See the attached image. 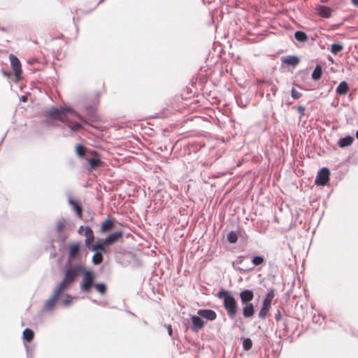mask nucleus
<instances>
[{
  "mask_svg": "<svg viewBox=\"0 0 358 358\" xmlns=\"http://www.w3.org/2000/svg\"><path fill=\"white\" fill-rule=\"evenodd\" d=\"M243 348L245 350H249L251 349L252 346V342L251 341V339L250 338H245L244 341H243Z\"/></svg>",
  "mask_w": 358,
  "mask_h": 358,
  "instance_id": "34",
  "label": "nucleus"
},
{
  "mask_svg": "<svg viewBox=\"0 0 358 358\" xmlns=\"http://www.w3.org/2000/svg\"><path fill=\"white\" fill-rule=\"evenodd\" d=\"M356 137H357V138L358 139V130H357V132H356Z\"/></svg>",
  "mask_w": 358,
  "mask_h": 358,
  "instance_id": "41",
  "label": "nucleus"
},
{
  "mask_svg": "<svg viewBox=\"0 0 358 358\" xmlns=\"http://www.w3.org/2000/svg\"><path fill=\"white\" fill-rule=\"evenodd\" d=\"M282 62L286 64L295 66L299 64V59L296 56H287L282 59Z\"/></svg>",
  "mask_w": 358,
  "mask_h": 358,
  "instance_id": "18",
  "label": "nucleus"
},
{
  "mask_svg": "<svg viewBox=\"0 0 358 358\" xmlns=\"http://www.w3.org/2000/svg\"><path fill=\"white\" fill-rule=\"evenodd\" d=\"M76 152L78 157H83L86 154V149L83 145L78 144L76 147Z\"/></svg>",
  "mask_w": 358,
  "mask_h": 358,
  "instance_id": "28",
  "label": "nucleus"
},
{
  "mask_svg": "<svg viewBox=\"0 0 358 358\" xmlns=\"http://www.w3.org/2000/svg\"><path fill=\"white\" fill-rule=\"evenodd\" d=\"M227 241L231 243H235L237 242L238 241V235L236 232L234 231H231L228 235H227Z\"/></svg>",
  "mask_w": 358,
  "mask_h": 358,
  "instance_id": "32",
  "label": "nucleus"
},
{
  "mask_svg": "<svg viewBox=\"0 0 358 358\" xmlns=\"http://www.w3.org/2000/svg\"><path fill=\"white\" fill-rule=\"evenodd\" d=\"M297 111L300 113V118H301L305 115V107L303 106H299L297 107Z\"/></svg>",
  "mask_w": 358,
  "mask_h": 358,
  "instance_id": "36",
  "label": "nucleus"
},
{
  "mask_svg": "<svg viewBox=\"0 0 358 358\" xmlns=\"http://www.w3.org/2000/svg\"><path fill=\"white\" fill-rule=\"evenodd\" d=\"M353 137L348 136H345V138L339 139V141H338V145L340 148H345L351 145L352 143H353Z\"/></svg>",
  "mask_w": 358,
  "mask_h": 358,
  "instance_id": "16",
  "label": "nucleus"
},
{
  "mask_svg": "<svg viewBox=\"0 0 358 358\" xmlns=\"http://www.w3.org/2000/svg\"><path fill=\"white\" fill-rule=\"evenodd\" d=\"M66 271H73L76 275L74 278V281L78 276L79 273H82L83 276L80 282V289L83 292H90L94 287V274L92 271L86 270L83 266L78 265L73 267H70Z\"/></svg>",
  "mask_w": 358,
  "mask_h": 358,
  "instance_id": "3",
  "label": "nucleus"
},
{
  "mask_svg": "<svg viewBox=\"0 0 358 358\" xmlns=\"http://www.w3.org/2000/svg\"><path fill=\"white\" fill-rule=\"evenodd\" d=\"M317 14L322 17L329 18L331 15L332 10L331 8L325 6H320L317 8Z\"/></svg>",
  "mask_w": 358,
  "mask_h": 358,
  "instance_id": "14",
  "label": "nucleus"
},
{
  "mask_svg": "<svg viewBox=\"0 0 358 358\" xmlns=\"http://www.w3.org/2000/svg\"><path fill=\"white\" fill-rule=\"evenodd\" d=\"M275 318L276 321H280L281 320L282 315H281L280 310H278L277 313L275 315Z\"/></svg>",
  "mask_w": 358,
  "mask_h": 358,
  "instance_id": "38",
  "label": "nucleus"
},
{
  "mask_svg": "<svg viewBox=\"0 0 358 358\" xmlns=\"http://www.w3.org/2000/svg\"><path fill=\"white\" fill-rule=\"evenodd\" d=\"M330 172L328 169L323 168L317 173L315 184L317 185H325L329 180Z\"/></svg>",
  "mask_w": 358,
  "mask_h": 358,
  "instance_id": "6",
  "label": "nucleus"
},
{
  "mask_svg": "<svg viewBox=\"0 0 358 358\" xmlns=\"http://www.w3.org/2000/svg\"><path fill=\"white\" fill-rule=\"evenodd\" d=\"M9 59H10L11 67L14 71V74H15V77L17 79L20 78V76L22 74V69H21V63H20V60L17 59V57L15 55H14L13 54H10L9 55Z\"/></svg>",
  "mask_w": 358,
  "mask_h": 358,
  "instance_id": "7",
  "label": "nucleus"
},
{
  "mask_svg": "<svg viewBox=\"0 0 358 358\" xmlns=\"http://www.w3.org/2000/svg\"><path fill=\"white\" fill-rule=\"evenodd\" d=\"M294 37L296 40L300 42H305L308 41V36L306 34L301 31H297L294 34Z\"/></svg>",
  "mask_w": 358,
  "mask_h": 358,
  "instance_id": "23",
  "label": "nucleus"
},
{
  "mask_svg": "<svg viewBox=\"0 0 358 358\" xmlns=\"http://www.w3.org/2000/svg\"><path fill=\"white\" fill-rule=\"evenodd\" d=\"M80 250V244L79 243H73L69 246V257L71 259H74L78 255Z\"/></svg>",
  "mask_w": 358,
  "mask_h": 358,
  "instance_id": "19",
  "label": "nucleus"
},
{
  "mask_svg": "<svg viewBox=\"0 0 358 358\" xmlns=\"http://www.w3.org/2000/svg\"><path fill=\"white\" fill-rule=\"evenodd\" d=\"M343 47L342 45L338 43H333L331 46V52L334 55H336L341 51H342Z\"/></svg>",
  "mask_w": 358,
  "mask_h": 358,
  "instance_id": "30",
  "label": "nucleus"
},
{
  "mask_svg": "<svg viewBox=\"0 0 358 358\" xmlns=\"http://www.w3.org/2000/svg\"><path fill=\"white\" fill-rule=\"evenodd\" d=\"M47 115L51 119L66 123L72 131H78L82 127L76 120L78 119L83 121V117L70 108H52L47 112Z\"/></svg>",
  "mask_w": 358,
  "mask_h": 358,
  "instance_id": "1",
  "label": "nucleus"
},
{
  "mask_svg": "<svg viewBox=\"0 0 358 358\" xmlns=\"http://www.w3.org/2000/svg\"><path fill=\"white\" fill-rule=\"evenodd\" d=\"M348 91V85L345 81L341 82L336 88V92L340 95H345Z\"/></svg>",
  "mask_w": 358,
  "mask_h": 358,
  "instance_id": "20",
  "label": "nucleus"
},
{
  "mask_svg": "<svg viewBox=\"0 0 358 358\" xmlns=\"http://www.w3.org/2000/svg\"><path fill=\"white\" fill-rule=\"evenodd\" d=\"M217 296L223 300L224 307L230 318H234L238 313V303L229 291L222 289Z\"/></svg>",
  "mask_w": 358,
  "mask_h": 358,
  "instance_id": "4",
  "label": "nucleus"
},
{
  "mask_svg": "<svg viewBox=\"0 0 358 358\" xmlns=\"http://www.w3.org/2000/svg\"><path fill=\"white\" fill-rule=\"evenodd\" d=\"M103 262V255L101 252H96L92 257V262L95 265L100 264Z\"/></svg>",
  "mask_w": 358,
  "mask_h": 358,
  "instance_id": "29",
  "label": "nucleus"
},
{
  "mask_svg": "<svg viewBox=\"0 0 358 358\" xmlns=\"http://www.w3.org/2000/svg\"><path fill=\"white\" fill-rule=\"evenodd\" d=\"M199 316L203 317L208 320H215L217 318L216 313L210 309H201L197 312Z\"/></svg>",
  "mask_w": 358,
  "mask_h": 358,
  "instance_id": "10",
  "label": "nucleus"
},
{
  "mask_svg": "<svg viewBox=\"0 0 358 358\" xmlns=\"http://www.w3.org/2000/svg\"><path fill=\"white\" fill-rule=\"evenodd\" d=\"M69 204L73 208L74 210L76 212V214L79 218H82L83 216V208L79 204V203L73 199L69 200Z\"/></svg>",
  "mask_w": 358,
  "mask_h": 358,
  "instance_id": "15",
  "label": "nucleus"
},
{
  "mask_svg": "<svg viewBox=\"0 0 358 358\" xmlns=\"http://www.w3.org/2000/svg\"><path fill=\"white\" fill-rule=\"evenodd\" d=\"M76 275V273L73 271H65L63 280L55 287L52 296L45 301L43 308V310L51 311L53 310L62 293L74 282Z\"/></svg>",
  "mask_w": 358,
  "mask_h": 358,
  "instance_id": "2",
  "label": "nucleus"
},
{
  "mask_svg": "<svg viewBox=\"0 0 358 358\" xmlns=\"http://www.w3.org/2000/svg\"><path fill=\"white\" fill-rule=\"evenodd\" d=\"M271 308V306L262 304V308L259 313V317L262 319H264L267 316Z\"/></svg>",
  "mask_w": 358,
  "mask_h": 358,
  "instance_id": "25",
  "label": "nucleus"
},
{
  "mask_svg": "<svg viewBox=\"0 0 358 358\" xmlns=\"http://www.w3.org/2000/svg\"><path fill=\"white\" fill-rule=\"evenodd\" d=\"M34 337V333L31 329L27 328L23 331V338L27 342H31Z\"/></svg>",
  "mask_w": 358,
  "mask_h": 358,
  "instance_id": "22",
  "label": "nucleus"
},
{
  "mask_svg": "<svg viewBox=\"0 0 358 358\" xmlns=\"http://www.w3.org/2000/svg\"><path fill=\"white\" fill-rule=\"evenodd\" d=\"M88 155L92 156V158L87 159L90 171L96 170L102 166L103 162L101 160L100 156L96 151L91 150L88 152Z\"/></svg>",
  "mask_w": 358,
  "mask_h": 358,
  "instance_id": "5",
  "label": "nucleus"
},
{
  "mask_svg": "<svg viewBox=\"0 0 358 358\" xmlns=\"http://www.w3.org/2000/svg\"><path fill=\"white\" fill-rule=\"evenodd\" d=\"M123 236V232L122 231L115 232L110 235H109L106 239H105V244L106 245H111L116 241H117L119 239L122 238Z\"/></svg>",
  "mask_w": 358,
  "mask_h": 358,
  "instance_id": "12",
  "label": "nucleus"
},
{
  "mask_svg": "<svg viewBox=\"0 0 358 358\" xmlns=\"http://www.w3.org/2000/svg\"><path fill=\"white\" fill-rule=\"evenodd\" d=\"M241 301L242 304L245 303H250V302L254 298V294L252 291L250 289H244L241 291L239 294Z\"/></svg>",
  "mask_w": 358,
  "mask_h": 358,
  "instance_id": "11",
  "label": "nucleus"
},
{
  "mask_svg": "<svg viewBox=\"0 0 358 358\" xmlns=\"http://www.w3.org/2000/svg\"><path fill=\"white\" fill-rule=\"evenodd\" d=\"M83 229L85 230V236H86L85 245L88 248H90L94 238L93 231L89 227H86L85 229L83 227H80L79 231L80 232Z\"/></svg>",
  "mask_w": 358,
  "mask_h": 358,
  "instance_id": "9",
  "label": "nucleus"
},
{
  "mask_svg": "<svg viewBox=\"0 0 358 358\" xmlns=\"http://www.w3.org/2000/svg\"><path fill=\"white\" fill-rule=\"evenodd\" d=\"M63 303H64V306H69L71 303V299H64Z\"/></svg>",
  "mask_w": 358,
  "mask_h": 358,
  "instance_id": "39",
  "label": "nucleus"
},
{
  "mask_svg": "<svg viewBox=\"0 0 358 358\" xmlns=\"http://www.w3.org/2000/svg\"><path fill=\"white\" fill-rule=\"evenodd\" d=\"M107 245L105 244V241L103 243H96V244H94V245H91V248L90 249H91L92 251H95V250H105V247Z\"/></svg>",
  "mask_w": 358,
  "mask_h": 358,
  "instance_id": "31",
  "label": "nucleus"
},
{
  "mask_svg": "<svg viewBox=\"0 0 358 358\" xmlns=\"http://www.w3.org/2000/svg\"><path fill=\"white\" fill-rule=\"evenodd\" d=\"M275 296L274 290L271 289L269 290V292L266 294L265 299L263 301V303L264 305L268 306L271 307V302Z\"/></svg>",
  "mask_w": 358,
  "mask_h": 358,
  "instance_id": "21",
  "label": "nucleus"
},
{
  "mask_svg": "<svg viewBox=\"0 0 358 358\" xmlns=\"http://www.w3.org/2000/svg\"><path fill=\"white\" fill-rule=\"evenodd\" d=\"M114 222L110 219H107L104 222H102L101 225V232H107L111 230L113 228Z\"/></svg>",
  "mask_w": 358,
  "mask_h": 358,
  "instance_id": "17",
  "label": "nucleus"
},
{
  "mask_svg": "<svg viewBox=\"0 0 358 358\" xmlns=\"http://www.w3.org/2000/svg\"><path fill=\"white\" fill-rule=\"evenodd\" d=\"M191 320L192 322L191 329L194 332H199L204 327L205 322L200 316L193 315Z\"/></svg>",
  "mask_w": 358,
  "mask_h": 358,
  "instance_id": "8",
  "label": "nucleus"
},
{
  "mask_svg": "<svg viewBox=\"0 0 358 358\" xmlns=\"http://www.w3.org/2000/svg\"><path fill=\"white\" fill-rule=\"evenodd\" d=\"M352 3L356 6H358V0H351Z\"/></svg>",
  "mask_w": 358,
  "mask_h": 358,
  "instance_id": "40",
  "label": "nucleus"
},
{
  "mask_svg": "<svg viewBox=\"0 0 358 358\" xmlns=\"http://www.w3.org/2000/svg\"><path fill=\"white\" fill-rule=\"evenodd\" d=\"M66 226V221L65 219H61L57 222L56 229L58 233H62Z\"/></svg>",
  "mask_w": 358,
  "mask_h": 358,
  "instance_id": "24",
  "label": "nucleus"
},
{
  "mask_svg": "<svg viewBox=\"0 0 358 358\" xmlns=\"http://www.w3.org/2000/svg\"><path fill=\"white\" fill-rule=\"evenodd\" d=\"M321 76L322 68L320 66H317L312 73V78L315 80H317L320 79Z\"/></svg>",
  "mask_w": 358,
  "mask_h": 358,
  "instance_id": "27",
  "label": "nucleus"
},
{
  "mask_svg": "<svg viewBox=\"0 0 358 358\" xmlns=\"http://www.w3.org/2000/svg\"><path fill=\"white\" fill-rule=\"evenodd\" d=\"M94 287L102 295H104L107 290L106 285L103 283H96L94 285Z\"/></svg>",
  "mask_w": 358,
  "mask_h": 358,
  "instance_id": "26",
  "label": "nucleus"
},
{
  "mask_svg": "<svg viewBox=\"0 0 358 358\" xmlns=\"http://www.w3.org/2000/svg\"><path fill=\"white\" fill-rule=\"evenodd\" d=\"M243 308V315L245 318L252 317L255 315V308L252 303H245Z\"/></svg>",
  "mask_w": 358,
  "mask_h": 358,
  "instance_id": "13",
  "label": "nucleus"
},
{
  "mask_svg": "<svg viewBox=\"0 0 358 358\" xmlns=\"http://www.w3.org/2000/svg\"><path fill=\"white\" fill-rule=\"evenodd\" d=\"M164 327H166V329H167L168 331V333L169 334V336H172L173 334V330H172V327L171 324H165Z\"/></svg>",
  "mask_w": 358,
  "mask_h": 358,
  "instance_id": "37",
  "label": "nucleus"
},
{
  "mask_svg": "<svg viewBox=\"0 0 358 358\" xmlns=\"http://www.w3.org/2000/svg\"><path fill=\"white\" fill-rule=\"evenodd\" d=\"M264 262V259L263 257H261V256L255 257L252 259V262L255 266H259V265L262 264Z\"/></svg>",
  "mask_w": 358,
  "mask_h": 358,
  "instance_id": "33",
  "label": "nucleus"
},
{
  "mask_svg": "<svg viewBox=\"0 0 358 358\" xmlns=\"http://www.w3.org/2000/svg\"><path fill=\"white\" fill-rule=\"evenodd\" d=\"M291 94H292V97L294 99H298L301 98L302 96V94L301 92H299V91H297L296 90H295L294 88H292V90L291 91Z\"/></svg>",
  "mask_w": 358,
  "mask_h": 358,
  "instance_id": "35",
  "label": "nucleus"
}]
</instances>
